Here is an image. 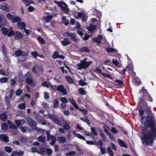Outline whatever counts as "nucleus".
<instances>
[{
    "mask_svg": "<svg viewBox=\"0 0 156 156\" xmlns=\"http://www.w3.org/2000/svg\"><path fill=\"white\" fill-rule=\"evenodd\" d=\"M37 40L38 42L42 44H44L45 43L44 39L43 38L41 37L40 36H37Z\"/></svg>",
    "mask_w": 156,
    "mask_h": 156,
    "instance_id": "nucleus-24",
    "label": "nucleus"
},
{
    "mask_svg": "<svg viewBox=\"0 0 156 156\" xmlns=\"http://www.w3.org/2000/svg\"><path fill=\"white\" fill-rule=\"evenodd\" d=\"M85 119H84L83 118H80V120L83 121V122L87 123V124L89 126H90V122L89 120L87 118V116H85Z\"/></svg>",
    "mask_w": 156,
    "mask_h": 156,
    "instance_id": "nucleus-34",
    "label": "nucleus"
},
{
    "mask_svg": "<svg viewBox=\"0 0 156 156\" xmlns=\"http://www.w3.org/2000/svg\"><path fill=\"white\" fill-rule=\"evenodd\" d=\"M36 68L38 72V75H40L42 73L43 71V68L41 66H39L38 65H36Z\"/></svg>",
    "mask_w": 156,
    "mask_h": 156,
    "instance_id": "nucleus-30",
    "label": "nucleus"
},
{
    "mask_svg": "<svg viewBox=\"0 0 156 156\" xmlns=\"http://www.w3.org/2000/svg\"><path fill=\"white\" fill-rule=\"evenodd\" d=\"M114 84L115 85L119 86L121 87H123L124 85V82L122 80L116 79L114 80Z\"/></svg>",
    "mask_w": 156,
    "mask_h": 156,
    "instance_id": "nucleus-12",
    "label": "nucleus"
},
{
    "mask_svg": "<svg viewBox=\"0 0 156 156\" xmlns=\"http://www.w3.org/2000/svg\"><path fill=\"white\" fill-rule=\"evenodd\" d=\"M8 122L10 125V127L11 128L13 129L16 128V126L13 123H12L9 121L8 120Z\"/></svg>",
    "mask_w": 156,
    "mask_h": 156,
    "instance_id": "nucleus-62",
    "label": "nucleus"
},
{
    "mask_svg": "<svg viewBox=\"0 0 156 156\" xmlns=\"http://www.w3.org/2000/svg\"><path fill=\"white\" fill-rule=\"evenodd\" d=\"M55 3L60 7L62 11L66 14H68L69 11L68 5L63 1H55Z\"/></svg>",
    "mask_w": 156,
    "mask_h": 156,
    "instance_id": "nucleus-4",
    "label": "nucleus"
},
{
    "mask_svg": "<svg viewBox=\"0 0 156 156\" xmlns=\"http://www.w3.org/2000/svg\"><path fill=\"white\" fill-rule=\"evenodd\" d=\"M48 118L50 119L53 122L57 125L62 126V123L58 119L57 116L55 115H52L49 114L48 115Z\"/></svg>",
    "mask_w": 156,
    "mask_h": 156,
    "instance_id": "nucleus-5",
    "label": "nucleus"
},
{
    "mask_svg": "<svg viewBox=\"0 0 156 156\" xmlns=\"http://www.w3.org/2000/svg\"><path fill=\"white\" fill-rule=\"evenodd\" d=\"M4 149L5 151L8 153H10L12 151V149L10 146H6L5 147Z\"/></svg>",
    "mask_w": 156,
    "mask_h": 156,
    "instance_id": "nucleus-39",
    "label": "nucleus"
},
{
    "mask_svg": "<svg viewBox=\"0 0 156 156\" xmlns=\"http://www.w3.org/2000/svg\"><path fill=\"white\" fill-rule=\"evenodd\" d=\"M76 136L81 140H85V138L83 136L79 133H77V134H76Z\"/></svg>",
    "mask_w": 156,
    "mask_h": 156,
    "instance_id": "nucleus-58",
    "label": "nucleus"
},
{
    "mask_svg": "<svg viewBox=\"0 0 156 156\" xmlns=\"http://www.w3.org/2000/svg\"><path fill=\"white\" fill-rule=\"evenodd\" d=\"M0 140L3 141L5 142H8L9 141V138L5 134L0 135Z\"/></svg>",
    "mask_w": 156,
    "mask_h": 156,
    "instance_id": "nucleus-15",
    "label": "nucleus"
},
{
    "mask_svg": "<svg viewBox=\"0 0 156 156\" xmlns=\"http://www.w3.org/2000/svg\"><path fill=\"white\" fill-rule=\"evenodd\" d=\"M69 100L71 101L72 104L74 106L75 108L76 109H79V107L75 101L73 100V98H70Z\"/></svg>",
    "mask_w": 156,
    "mask_h": 156,
    "instance_id": "nucleus-37",
    "label": "nucleus"
},
{
    "mask_svg": "<svg viewBox=\"0 0 156 156\" xmlns=\"http://www.w3.org/2000/svg\"><path fill=\"white\" fill-rule=\"evenodd\" d=\"M6 104L7 106V109H10V104L9 100V98H6L5 99Z\"/></svg>",
    "mask_w": 156,
    "mask_h": 156,
    "instance_id": "nucleus-51",
    "label": "nucleus"
},
{
    "mask_svg": "<svg viewBox=\"0 0 156 156\" xmlns=\"http://www.w3.org/2000/svg\"><path fill=\"white\" fill-rule=\"evenodd\" d=\"M8 122L10 125V127L11 128L13 129L16 128V126L13 123H12L9 121L8 120Z\"/></svg>",
    "mask_w": 156,
    "mask_h": 156,
    "instance_id": "nucleus-61",
    "label": "nucleus"
},
{
    "mask_svg": "<svg viewBox=\"0 0 156 156\" xmlns=\"http://www.w3.org/2000/svg\"><path fill=\"white\" fill-rule=\"evenodd\" d=\"M15 122L17 126L23 125L25 122V121L24 119L16 120H15Z\"/></svg>",
    "mask_w": 156,
    "mask_h": 156,
    "instance_id": "nucleus-18",
    "label": "nucleus"
},
{
    "mask_svg": "<svg viewBox=\"0 0 156 156\" xmlns=\"http://www.w3.org/2000/svg\"><path fill=\"white\" fill-rule=\"evenodd\" d=\"M58 52L55 51L54 52L53 54L52 55V58L54 59L58 58L59 55Z\"/></svg>",
    "mask_w": 156,
    "mask_h": 156,
    "instance_id": "nucleus-42",
    "label": "nucleus"
},
{
    "mask_svg": "<svg viewBox=\"0 0 156 156\" xmlns=\"http://www.w3.org/2000/svg\"><path fill=\"white\" fill-rule=\"evenodd\" d=\"M79 84L81 86H84L86 84V83L85 82L82 80H80L79 81Z\"/></svg>",
    "mask_w": 156,
    "mask_h": 156,
    "instance_id": "nucleus-63",
    "label": "nucleus"
},
{
    "mask_svg": "<svg viewBox=\"0 0 156 156\" xmlns=\"http://www.w3.org/2000/svg\"><path fill=\"white\" fill-rule=\"evenodd\" d=\"M31 55L34 58H36L38 56L37 53L36 51L32 52Z\"/></svg>",
    "mask_w": 156,
    "mask_h": 156,
    "instance_id": "nucleus-64",
    "label": "nucleus"
},
{
    "mask_svg": "<svg viewBox=\"0 0 156 156\" xmlns=\"http://www.w3.org/2000/svg\"><path fill=\"white\" fill-rule=\"evenodd\" d=\"M107 152L111 156L114 155V153L110 147H108L107 148Z\"/></svg>",
    "mask_w": 156,
    "mask_h": 156,
    "instance_id": "nucleus-45",
    "label": "nucleus"
},
{
    "mask_svg": "<svg viewBox=\"0 0 156 156\" xmlns=\"http://www.w3.org/2000/svg\"><path fill=\"white\" fill-rule=\"evenodd\" d=\"M62 122L63 124V127L66 130H69L70 128L69 123L67 122L66 120L63 119L62 120Z\"/></svg>",
    "mask_w": 156,
    "mask_h": 156,
    "instance_id": "nucleus-16",
    "label": "nucleus"
},
{
    "mask_svg": "<svg viewBox=\"0 0 156 156\" xmlns=\"http://www.w3.org/2000/svg\"><path fill=\"white\" fill-rule=\"evenodd\" d=\"M14 54L17 57L22 56L23 57H26L28 55V53L25 51H23L21 50L18 49L16 51Z\"/></svg>",
    "mask_w": 156,
    "mask_h": 156,
    "instance_id": "nucleus-9",
    "label": "nucleus"
},
{
    "mask_svg": "<svg viewBox=\"0 0 156 156\" xmlns=\"http://www.w3.org/2000/svg\"><path fill=\"white\" fill-rule=\"evenodd\" d=\"M91 130L92 134L94 136H97L98 133L95 129V128L92 127L91 128Z\"/></svg>",
    "mask_w": 156,
    "mask_h": 156,
    "instance_id": "nucleus-54",
    "label": "nucleus"
},
{
    "mask_svg": "<svg viewBox=\"0 0 156 156\" xmlns=\"http://www.w3.org/2000/svg\"><path fill=\"white\" fill-rule=\"evenodd\" d=\"M79 51L80 52H90V50L87 47H83L80 48Z\"/></svg>",
    "mask_w": 156,
    "mask_h": 156,
    "instance_id": "nucleus-21",
    "label": "nucleus"
},
{
    "mask_svg": "<svg viewBox=\"0 0 156 156\" xmlns=\"http://www.w3.org/2000/svg\"><path fill=\"white\" fill-rule=\"evenodd\" d=\"M1 127L2 129L5 130L8 128V126L6 123H3L1 125Z\"/></svg>",
    "mask_w": 156,
    "mask_h": 156,
    "instance_id": "nucleus-47",
    "label": "nucleus"
},
{
    "mask_svg": "<svg viewBox=\"0 0 156 156\" xmlns=\"http://www.w3.org/2000/svg\"><path fill=\"white\" fill-rule=\"evenodd\" d=\"M65 79L69 83L72 84L73 82V81L72 78L69 76H65Z\"/></svg>",
    "mask_w": 156,
    "mask_h": 156,
    "instance_id": "nucleus-28",
    "label": "nucleus"
},
{
    "mask_svg": "<svg viewBox=\"0 0 156 156\" xmlns=\"http://www.w3.org/2000/svg\"><path fill=\"white\" fill-rule=\"evenodd\" d=\"M1 8L2 10L4 11H8L9 9L7 6L5 5H2L1 6Z\"/></svg>",
    "mask_w": 156,
    "mask_h": 156,
    "instance_id": "nucleus-44",
    "label": "nucleus"
},
{
    "mask_svg": "<svg viewBox=\"0 0 156 156\" xmlns=\"http://www.w3.org/2000/svg\"><path fill=\"white\" fill-rule=\"evenodd\" d=\"M53 16L51 15L48 16H44L43 18L44 20L46 23H48L52 19Z\"/></svg>",
    "mask_w": 156,
    "mask_h": 156,
    "instance_id": "nucleus-25",
    "label": "nucleus"
},
{
    "mask_svg": "<svg viewBox=\"0 0 156 156\" xmlns=\"http://www.w3.org/2000/svg\"><path fill=\"white\" fill-rule=\"evenodd\" d=\"M18 107L20 109H23L25 108L26 105L25 103H21L18 105Z\"/></svg>",
    "mask_w": 156,
    "mask_h": 156,
    "instance_id": "nucleus-46",
    "label": "nucleus"
},
{
    "mask_svg": "<svg viewBox=\"0 0 156 156\" xmlns=\"http://www.w3.org/2000/svg\"><path fill=\"white\" fill-rule=\"evenodd\" d=\"M27 121L28 124L30 125L31 128L34 129L37 127L36 122L32 119L30 118H27Z\"/></svg>",
    "mask_w": 156,
    "mask_h": 156,
    "instance_id": "nucleus-8",
    "label": "nucleus"
},
{
    "mask_svg": "<svg viewBox=\"0 0 156 156\" xmlns=\"http://www.w3.org/2000/svg\"><path fill=\"white\" fill-rule=\"evenodd\" d=\"M102 75L103 76L106 77L110 79H111V80L113 79V78L112 77V76H111V75L110 74H108V73H102Z\"/></svg>",
    "mask_w": 156,
    "mask_h": 156,
    "instance_id": "nucleus-40",
    "label": "nucleus"
},
{
    "mask_svg": "<svg viewBox=\"0 0 156 156\" xmlns=\"http://www.w3.org/2000/svg\"><path fill=\"white\" fill-rule=\"evenodd\" d=\"M140 93L141 94V98H151L147 90L145 89H143Z\"/></svg>",
    "mask_w": 156,
    "mask_h": 156,
    "instance_id": "nucleus-10",
    "label": "nucleus"
},
{
    "mask_svg": "<svg viewBox=\"0 0 156 156\" xmlns=\"http://www.w3.org/2000/svg\"><path fill=\"white\" fill-rule=\"evenodd\" d=\"M76 152L74 151H71L69 152L66 153V155L67 156H73L74 155L76 154Z\"/></svg>",
    "mask_w": 156,
    "mask_h": 156,
    "instance_id": "nucleus-59",
    "label": "nucleus"
},
{
    "mask_svg": "<svg viewBox=\"0 0 156 156\" xmlns=\"http://www.w3.org/2000/svg\"><path fill=\"white\" fill-rule=\"evenodd\" d=\"M87 59L85 58L82 60H80L81 62L76 64V66L78 67V69H86L90 66L92 62L91 61H86Z\"/></svg>",
    "mask_w": 156,
    "mask_h": 156,
    "instance_id": "nucleus-3",
    "label": "nucleus"
},
{
    "mask_svg": "<svg viewBox=\"0 0 156 156\" xmlns=\"http://www.w3.org/2000/svg\"><path fill=\"white\" fill-rule=\"evenodd\" d=\"M59 106V104L58 101L55 99L54 101V108H57Z\"/></svg>",
    "mask_w": 156,
    "mask_h": 156,
    "instance_id": "nucleus-56",
    "label": "nucleus"
},
{
    "mask_svg": "<svg viewBox=\"0 0 156 156\" xmlns=\"http://www.w3.org/2000/svg\"><path fill=\"white\" fill-rule=\"evenodd\" d=\"M148 115L147 117H142L140 119L142 125L145 128H150V129L145 130L143 129V136L142 141L143 144L151 145L156 138V123L154 119V115L151 110L147 111Z\"/></svg>",
    "mask_w": 156,
    "mask_h": 156,
    "instance_id": "nucleus-1",
    "label": "nucleus"
},
{
    "mask_svg": "<svg viewBox=\"0 0 156 156\" xmlns=\"http://www.w3.org/2000/svg\"><path fill=\"white\" fill-rule=\"evenodd\" d=\"M36 130L37 132L41 134L45 132V130L42 129L38 128L37 127L34 129Z\"/></svg>",
    "mask_w": 156,
    "mask_h": 156,
    "instance_id": "nucleus-48",
    "label": "nucleus"
},
{
    "mask_svg": "<svg viewBox=\"0 0 156 156\" xmlns=\"http://www.w3.org/2000/svg\"><path fill=\"white\" fill-rule=\"evenodd\" d=\"M103 143L102 141L100 140L97 142L96 145L99 148V147H102V146L103 145Z\"/></svg>",
    "mask_w": 156,
    "mask_h": 156,
    "instance_id": "nucleus-53",
    "label": "nucleus"
},
{
    "mask_svg": "<svg viewBox=\"0 0 156 156\" xmlns=\"http://www.w3.org/2000/svg\"><path fill=\"white\" fill-rule=\"evenodd\" d=\"M61 43L63 46H66L70 44L71 42L68 38H66L61 41Z\"/></svg>",
    "mask_w": 156,
    "mask_h": 156,
    "instance_id": "nucleus-17",
    "label": "nucleus"
},
{
    "mask_svg": "<svg viewBox=\"0 0 156 156\" xmlns=\"http://www.w3.org/2000/svg\"><path fill=\"white\" fill-rule=\"evenodd\" d=\"M79 93L82 95H83L87 94V92L83 88H80L79 90Z\"/></svg>",
    "mask_w": 156,
    "mask_h": 156,
    "instance_id": "nucleus-41",
    "label": "nucleus"
},
{
    "mask_svg": "<svg viewBox=\"0 0 156 156\" xmlns=\"http://www.w3.org/2000/svg\"><path fill=\"white\" fill-rule=\"evenodd\" d=\"M22 1L24 2L26 6L30 5L31 3H33V2L30 1V0H22Z\"/></svg>",
    "mask_w": 156,
    "mask_h": 156,
    "instance_id": "nucleus-33",
    "label": "nucleus"
},
{
    "mask_svg": "<svg viewBox=\"0 0 156 156\" xmlns=\"http://www.w3.org/2000/svg\"><path fill=\"white\" fill-rule=\"evenodd\" d=\"M67 34L68 37H71V39L74 42H78L80 41V39L78 38L77 36L74 33H69L68 32H66Z\"/></svg>",
    "mask_w": 156,
    "mask_h": 156,
    "instance_id": "nucleus-6",
    "label": "nucleus"
},
{
    "mask_svg": "<svg viewBox=\"0 0 156 156\" xmlns=\"http://www.w3.org/2000/svg\"><path fill=\"white\" fill-rule=\"evenodd\" d=\"M40 119H37V121L40 124H42L43 125H44L45 123H44V119L41 116H40Z\"/></svg>",
    "mask_w": 156,
    "mask_h": 156,
    "instance_id": "nucleus-43",
    "label": "nucleus"
},
{
    "mask_svg": "<svg viewBox=\"0 0 156 156\" xmlns=\"http://www.w3.org/2000/svg\"><path fill=\"white\" fill-rule=\"evenodd\" d=\"M1 30L4 35L7 36L8 37H10L14 35V39L16 40H19L23 37L20 32L17 31L15 32L12 27L8 29L3 27Z\"/></svg>",
    "mask_w": 156,
    "mask_h": 156,
    "instance_id": "nucleus-2",
    "label": "nucleus"
},
{
    "mask_svg": "<svg viewBox=\"0 0 156 156\" xmlns=\"http://www.w3.org/2000/svg\"><path fill=\"white\" fill-rule=\"evenodd\" d=\"M20 131L23 133H25L28 129L27 127L25 126H22L20 127Z\"/></svg>",
    "mask_w": 156,
    "mask_h": 156,
    "instance_id": "nucleus-32",
    "label": "nucleus"
},
{
    "mask_svg": "<svg viewBox=\"0 0 156 156\" xmlns=\"http://www.w3.org/2000/svg\"><path fill=\"white\" fill-rule=\"evenodd\" d=\"M106 50L108 52H116L117 51V50H116V49H114V48H110L108 47L106 49Z\"/></svg>",
    "mask_w": 156,
    "mask_h": 156,
    "instance_id": "nucleus-36",
    "label": "nucleus"
},
{
    "mask_svg": "<svg viewBox=\"0 0 156 156\" xmlns=\"http://www.w3.org/2000/svg\"><path fill=\"white\" fill-rule=\"evenodd\" d=\"M7 118V116L5 113L0 115V119L3 121H6Z\"/></svg>",
    "mask_w": 156,
    "mask_h": 156,
    "instance_id": "nucleus-35",
    "label": "nucleus"
},
{
    "mask_svg": "<svg viewBox=\"0 0 156 156\" xmlns=\"http://www.w3.org/2000/svg\"><path fill=\"white\" fill-rule=\"evenodd\" d=\"M22 93V90L20 89H18L16 92V96H19Z\"/></svg>",
    "mask_w": 156,
    "mask_h": 156,
    "instance_id": "nucleus-52",
    "label": "nucleus"
},
{
    "mask_svg": "<svg viewBox=\"0 0 156 156\" xmlns=\"http://www.w3.org/2000/svg\"><path fill=\"white\" fill-rule=\"evenodd\" d=\"M57 140L59 143L63 144L66 142V139L65 137L60 136L58 138Z\"/></svg>",
    "mask_w": 156,
    "mask_h": 156,
    "instance_id": "nucleus-22",
    "label": "nucleus"
},
{
    "mask_svg": "<svg viewBox=\"0 0 156 156\" xmlns=\"http://www.w3.org/2000/svg\"><path fill=\"white\" fill-rule=\"evenodd\" d=\"M99 149L101 150V153L102 154H105L106 152V149L104 147H99Z\"/></svg>",
    "mask_w": 156,
    "mask_h": 156,
    "instance_id": "nucleus-60",
    "label": "nucleus"
},
{
    "mask_svg": "<svg viewBox=\"0 0 156 156\" xmlns=\"http://www.w3.org/2000/svg\"><path fill=\"white\" fill-rule=\"evenodd\" d=\"M49 87L51 89L55 91H57V86L56 85H53L50 83V85Z\"/></svg>",
    "mask_w": 156,
    "mask_h": 156,
    "instance_id": "nucleus-49",
    "label": "nucleus"
},
{
    "mask_svg": "<svg viewBox=\"0 0 156 156\" xmlns=\"http://www.w3.org/2000/svg\"><path fill=\"white\" fill-rule=\"evenodd\" d=\"M18 28L20 30H23L26 28V24L24 22H17Z\"/></svg>",
    "mask_w": 156,
    "mask_h": 156,
    "instance_id": "nucleus-13",
    "label": "nucleus"
},
{
    "mask_svg": "<svg viewBox=\"0 0 156 156\" xmlns=\"http://www.w3.org/2000/svg\"><path fill=\"white\" fill-rule=\"evenodd\" d=\"M41 85L44 87L48 88L49 87L50 83L46 81H45L42 82Z\"/></svg>",
    "mask_w": 156,
    "mask_h": 156,
    "instance_id": "nucleus-55",
    "label": "nucleus"
},
{
    "mask_svg": "<svg viewBox=\"0 0 156 156\" xmlns=\"http://www.w3.org/2000/svg\"><path fill=\"white\" fill-rule=\"evenodd\" d=\"M21 20V18L18 16H14L12 20V23H15L20 22Z\"/></svg>",
    "mask_w": 156,
    "mask_h": 156,
    "instance_id": "nucleus-23",
    "label": "nucleus"
},
{
    "mask_svg": "<svg viewBox=\"0 0 156 156\" xmlns=\"http://www.w3.org/2000/svg\"><path fill=\"white\" fill-rule=\"evenodd\" d=\"M33 80L31 78L28 77H27L26 78V82L28 84L33 85Z\"/></svg>",
    "mask_w": 156,
    "mask_h": 156,
    "instance_id": "nucleus-29",
    "label": "nucleus"
},
{
    "mask_svg": "<svg viewBox=\"0 0 156 156\" xmlns=\"http://www.w3.org/2000/svg\"><path fill=\"white\" fill-rule=\"evenodd\" d=\"M96 26L95 25L91 24L87 29L90 33H92L96 29Z\"/></svg>",
    "mask_w": 156,
    "mask_h": 156,
    "instance_id": "nucleus-19",
    "label": "nucleus"
},
{
    "mask_svg": "<svg viewBox=\"0 0 156 156\" xmlns=\"http://www.w3.org/2000/svg\"><path fill=\"white\" fill-rule=\"evenodd\" d=\"M57 91L62 94V95H66L67 94V90L62 85H58L57 86Z\"/></svg>",
    "mask_w": 156,
    "mask_h": 156,
    "instance_id": "nucleus-7",
    "label": "nucleus"
},
{
    "mask_svg": "<svg viewBox=\"0 0 156 156\" xmlns=\"http://www.w3.org/2000/svg\"><path fill=\"white\" fill-rule=\"evenodd\" d=\"M8 80V78L6 77H2L0 78V82L1 83H7Z\"/></svg>",
    "mask_w": 156,
    "mask_h": 156,
    "instance_id": "nucleus-38",
    "label": "nucleus"
},
{
    "mask_svg": "<svg viewBox=\"0 0 156 156\" xmlns=\"http://www.w3.org/2000/svg\"><path fill=\"white\" fill-rule=\"evenodd\" d=\"M6 16L8 20L11 21L14 17L13 15L9 13H8L7 14Z\"/></svg>",
    "mask_w": 156,
    "mask_h": 156,
    "instance_id": "nucleus-50",
    "label": "nucleus"
},
{
    "mask_svg": "<svg viewBox=\"0 0 156 156\" xmlns=\"http://www.w3.org/2000/svg\"><path fill=\"white\" fill-rule=\"evenodd\" d=\"M2 52L4 57H7V50L6 47L4 45L2 46Z\"/></svg>",
    "mask_w": 156,
    "mask_h": 156,
    "instance_id": "nucleus-31",
    "label": "nucleus"
},
{
    "mask_svg": "<svg viewBox=\"0 0 156 156\" xmlns=\"http://www.w3.org/2000/svg\"><path fill=\"white\" fill-rule=\"evenodd\" d=\"M92 35H90L88 34L87 33H86L85 34L84 36L83 37V39L85 41H86L88 40L90 37H91Z\"/></svg>",
    "mask_w": 156,
    "mask_h": 156,
    "instance_id": "nucleus-57",
    "label": "nucleus"
},
{
    "mask_svg": "<svg viewBox=\"0 0 156 156\" xmlns=\"http://www.w3.org/2000/svg\"><path fill=\"white\" fill-rule=\"evenodd\" d=\"M24 153V152L22 151H13L11 154V156H20Z\"/></svg>",
    "mask_w": 156,
    "mask_h": 156,
    "instance_id": "nucleus-14",
    "label": "nucleus"
},
{
    "mask_svg": "<svg viewBox=\"0 0 156 156\" xmlns=\"http://www.w3.org/2000/svg\"><path fill=\"white\" fill-rule=\"evenodd\" d=\"M118 142L120 146L122 147H124L125 148H127V146L126 144L125 143V142L123 141H122L120 139L118 140Z\"/></svg>",
    "mask_w": 156,
    "mask_h": 156,
    "instance_id": "nucleus-20",
    "label": "nucleus"
},
{
    "mask_svg": "<svg viewBox=\"0 0 156 156\" xmlns=\"http://www.w3.org/2000/svg\"><path fill=\"white\" fill-rule=\"evenodd\" d=\"M51 140V142L50 143V145H54L56 141V138L54 136H52L49 138V140Z\"/></svg>",
    "mask_w": 156,
    "mask_h": 156,
    "instance_id": "nucleus-26",
    "label": "nucleus"
},
{
    "mask_svg": "<svg viewBox=\"0 0 156 156\" xmlns=\"http://www.w3.org/2000/svg\"><path fill=\"white\" fill-rule=\"evenodd\" d=\"M102 39L103 36L102 35H99L98 37H93L92 39V41L93 42L99 44L101 43V41Z\"/></svg>",
    "mask_w": 156,
    "mask_h": 156,
    "instance_id": "nucleus-11",
    "label": "nucleus"
},
{
    "mask_svg": "<svg viewBox=\"0 0 156 156\" xmlns=\"http://www.w3.org/2000/svg\"><path fill=\"white\" fill-rule=\"evenodd\" d=\"M37 139L38 141L39 142L42 143H44V142L46 140V137L45 136L42 135L38 137Z\"/></svg>",
    "mask_w": 156,
    "mask_h": 156,
    "instance_id": "nucleus-27",
    "label": "nucleus"
}]
</instances>
